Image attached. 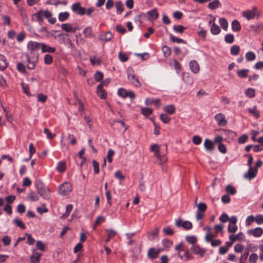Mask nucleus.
I'll list each match as a JSON object with an SVG mask.
<instances>
[{"mask_svg": "<svg viewBox=\"0 0 263 263\" xmlns=\"http://www.w3.org/2000/svg\"><path fill=\"white\" fill-rule=\"evenodd\" d=\"M219 22L222 29L227 31L228 28V23L227 20L224 17H221L219 19Z\"/></svg>", "mask_w": 263, "mask_h": 263, "instance_id": "obj_34", "label": "nucleus"}, {"mask_svg": "<svg viewBox=\"0 0 263 263\" xmlns=\"http://www.w3.org/2000/svg\"><path fill=\"white\" fill-rule=\"evenodd\" d=\"M115 3L113 0H107L105 4V8L107 10H110L113 8Z\"/></svg>", "mask_w": 263, "mask_h": 263, "instance_id": "obj_62", "label": "nucleus"}, {"mask_svg": "<svg viewBox=\"0 0 263 263\" xmlns=\"http://www.w3.org/2000/svg\"><path fill=\"white\" fill-rule=\"evenodd\" d=\"M44 61L46 64L49 65L52 63L53 58L51 55L47 54L44 56Z\"/></svg>", "mask_w": 263, "mask_h": 263, "instance_id": "obj_47", "label": "nucleus"}, {"mask_svg": "<svg viewBox=\"0 0 263 263\" xmlns=\"http://www.w3.org/2000/svg\"><path fill=\"white\" fill-rule=\"evenodd\" d=\"M72 190L71 184L69 182H65L59 186L58 192L60 195L64 196L69 194Z\"/></svg>", "mask_w": 263, "mask_h": 263, "instance_id": "obj_5", "label": "nucleus"}, {"mask_svg": "<svg viewBox=\"0 0 263 263\" xmlns=\"http://www.w3.org/2000/svg\"><path fill=\"white\" fill-rule=\"evenodd\" d=\"M148 20H156L158 17L159 14L156 9H153L147 12Z\"/></svg>", "mask_w": 263, "mask_h": 263, "instance_id": "obj_25", "label": "nucleus"}, {"mask_svg": "<svg viewBox=\"0 0 263 263\" xmlns=\"http://www.w3.org/2000/svg\"><path fill=\"white\" fill-rule=\"evenodd\" d=\"M118 95L123 98H126L128 97L131 99H133L135 98V95L133 91H127L123 88H120L118 90Z\"/></svg>", "mask_w": 263, "mask_h": 263, "instance_id": "obj_9", "label": "nucleus"}, {"mask_svg": "<svg viewBox=\"0 0 263 263\" xmlns=\"http://www.w3.org/2000/svg\"><path fill=\"white\" fill-rule=\"evenodd\" d=\"M221 4L219 0H214L208 4V7L211 10H215L219 8Z\"/></svg>", "mask_w": 263, "mask_h": 263, "instance_id": "obj_24", "label": "nucleus"}, {"mask_svg": "<svg viewBox=\"0 0 263 263\" xmlns=\"http://www.w3.org/2000/svg\"><path fill=\"white\" fill-rule=\"evenodd\" d=\"M237 230V226L236 225V224H229L228 226V232L229 233H235Z\"/></svg>", "mask_w": 263, "mask_h": 263, "instance_id": "obj_56", "label": "nucleus"}, {"mask_svg": "<svg viewBox=\"0 0 263 263\" xmlns=\"http://www.w3.org/2000/svg\"><path fill=\"white\" fill-rule=\"evenodd\" d=\"M215 120L217 122L219 126H224L227 124L225 116L222 113H218L214 117Z\"/></svg>", "mask_w": 263, "mask_h": 263, "instance_id": "obj_12", "label": "nucleus"}, {"mask_svg": "<svg viewBox=\"0 0 263 263\" xmlns=\"http://www.w3.org/2000/svg\"><path fill=\"white\" fill-rule=\"evenodd\" d=\"M71 9L74 13H77L80 15H83L86 13L85 8L81 7L80 3L73 4L71 6Z\"/></svg>", "mask_w": 263, "mask_h": 263, "instance_id": "obj_10", "label": "nucleus"}, {"mask_svg": "<svg viewBox=\"0 0 263 263\" xmlns=\"http://www.w3.org/2000/svg\"><path fill=\"white\" fill-rule=\"evenodd\" d=\"M257 172V170L256 169L250 167L248 172L245 174L244 177L249 180H251L256 176Z\"/></svg>", "mask_w": 263, "mask_h": 263, "instance_id": "obj_15", "label": "nucleus"}, {"mask_svg": "<svg viewBox=\"0 0 263 263\" xmlns=\"http://www.w3.org/2000/svg\"><path fill=\"white\" fill-rule=\"evenodd\" d=\"M229 239L232 241H234L237 239L242 240L244 239V234L242 232H239L236 235H231L229 236Z\"/></svg>", "mask_w": 263, "mask_h": 263, "instance_id": "obj_32", "label": "nucleus"}, {"mask_svg": "<svg viewBox=\"0 0 263 263\" xmlns=\"http://www.w3.org/2000/svg\"><path fill=\"white\" fill-rule=\"evenodd\" d=\"M224 41L228 44H232L234 41V36L232 34H227L225 36Z\"/></svg>", "mask_w": 263, "mask_h": 263, "instance_id": "obj_43", "label": "nucleus"}, {"mask_svg": "<svg viewBox=\"0 0 263 263\" xmlns=\"http://www.w3.org/2000/svg\"><path fill=\"white\" fill-rule=\"evenodd\" d=\"M198 211L204 212L206 209V205L204 203L200 202L197 205Z\"/></svg>", "mask_w": 263, "mask_h": 263, "instance_id": "obj_63", "label": "nucleus"}, {"mask_svg": "<svg viewBox=\"0 0 263 263\" xmlns=\"http://www.w3.org/2000/svg\"><path fill=\"white\" fill-rule=\"evenodd\" d=\"M255 221L258 224H261L263 223V215H257L256 217H254Z\"/></svg>", "mask_w": 263, "mask_h": 263, "instance_id": "obj_64", "label": "nucleus"}, {"mask_svg": "<svg viewBox=\"0 0 263 263\" xmlns=\"http://www.w3.org/2000/svg\"><path fill=\"white\" fill-rule=\"evenodd\" d=\"M177 255L178 257L183 261L190 260L194 258L193 255L190 254L187 250L182 249L179 250Z\"/></svg>", "mask_w": 263, "mask_h": 263, "instance_id": "obj_8", "label": "nucleus"}, {"mask_svg": "<svg viewBox=\"0 0 263 263\" xmlns=\"http://www.w3.org/2000/svg\"><path fill=\"white\" fill-rule=\"evenodd\" d=\"M94 77L97 82H100L103 79V74L100 71H97L95 74Z\"/></svg>", "mask_w": 263, "mask_h": 263, "instance_id": "obj_53", "label": "nucleus"}, {"mask_svg": "<svg viewBox=\"0 0 263 263\" xmlns=\"http://www.w3.org/2000/svg\"><path fill=\"white\" fill-rule=\"evenodd\" d=\"M255 94V90L251 88H248L245 92L246 96L251 98L254 97Z\"/></svg>", "mask_w": 263, "mask_h": 263, "instance_id": "obj_44", "label": "nucleus"}, {"mask_svg": "<svg viewBox=\"0 0 263 263\" xmlns=\"http://www.w3.org/2000/svg\"><path fill=\"white\" fill-rule=\"evenodd\" d=\"M43 133L46 135L47 138L50 140L52 139L55 136V134H52L47 128L44 129Z\"/></svg>", "mask_w": 263, "mask_h": 263, "instance_id": "obj_52", "label": "nucleus"}, {"mask_svg": "<svg viewBox=\"0 0 263 263\" xmlns=\"http://www.w3.org/2000/svg\"><path fill=\"white\" fill-rule=\"evenodd\" d=\"M226 191L228 193V194L230 195H234L236 192V189L230 184H228L226 186Z\"/></svg>", "mask_w": 263, "mask_h": 263, "instance_id": "obj_42", "label": "nucleus"}, {"mask_svg": "<svg viewBox=\"0 0 263 263\" xmlns=\"http://www.w3.org/2000/svg\"><path fill=\"white\" fill-rule=\"evenodd\" d=\"M36 188L40 195L46 200H49L50 198V191L41 181L36 183Z\"/></svg>", "mask_w": 263, "mask_h": 263, "instance_id": "obj_2", "label": "nucleus"}, {"mask_svg": "<svg viewBox=\"0 0 263 263\" xmlns=\"http://www.w3.org/2000/svg\"><path fill=\"white\" fill-rule=\"evenodd\" d=\"M65 162L64 161H60L58 163L57 170L59 172H63L65 170Z\"/></svg>", "mask_w": 263, "mask_h": 263, "instance_id": "obj_46", "label": "nucleus"}, {"mask_svg": "<svg viewBox=\"0 0 263 263\" xmlns=\"http://www.w3.org/2000/svg\"><path fill=\"white\" fill-rule=\"evenodd\" d=\"M163 109L166 112L170 115H172L175 112V107L173 104L164 106Z\"/></svg>", "mask_w": 263, "mask_h": 263, "instance_id": "obj_31", "label": "nucleus"}, {"mask_svg": "<svg viewBox=\"0 0 263 263\" xmlns=\"http://www.w3.org/2000/svg\"><path fill=\"white\" fill-rule=\"evenodd\" d=\"M160 118L164 123H167L171 120V118L165 114H161Z\"/></svg>", "mask_w": 263, "mask_h": 263, "instance_id": "obj_58", "label": "nucleus"}, {"mask_svg": "<svg viewBox=\"0 0 263 263\" xmlns=\"http://www.w3.org/2000/svg\"><path fill=\"white\" fill-rule=\"evenodd\" d=\"M83 33L85 36L87 38H91L93 36V34L90 27L85 28L83 30Z\"/></svg>", "mask_w": 263, "mask_h": 263, "instance_id": "obj_36", "label": "nucleus"}, {"mask_svg": "<svg viewBox=\"0 0 263 263\" xmlns=\"http://www.w3.org/2000/svg\"><path fill=\"white\" fill-rule=\"evenodd\" d=\"M185 239L187 242L192 245H195V244L197 242V238L195 236H187L186 237Z\"/></svg>", "mask_w": 263, "mask_h": 263, "instance_id": "obj_45", "label": "nucleus"}, {"mask_svg": "<svg viewBox=\"0 0 263 263\" xmlns=\"http://www.w3.org/2000/svg\"><path fill=\"white\" fill-rule=\"evenodd\" d=\"M175 226L178 228L182 227L186 230H189L192 228V223L190 221L187 220L183 221L180 218L176 219Z\"/></svg>", "mask_w": 263, "mask_h": 263, "instance_id": "obj_7", "label": "nucleus"}, {"mask_svg": "<svg viewBox=\"0 0 263 263\" xmlns=\"http://www.w3.org/2000/svg\"><path fill=\"white\" fill-rule=\"evenodd\" d=\"M258 258V256L256 253H252L249 257V261L250 263H256Z\"/></svg>", "mask_w": 263, "mask_h": 263, "instance_id": "obj_50", "label": "nucleus"}, {"mask_svg": "<svg viewBox=\"0 0 263 263\" xmlns=\"http://www.w3.org/2000/svg\"><path fill=\"white\" fill-rule=\"evenodd\" d=\"M112 34L111 32L108 31L104 34H101L99 36V39L103 42H108L112 37Z\"/></svg>", "mask_w": 263, "mask_h": 263, "instance_id": "obj_21", "label": "nucleus"}, {"mask_svg": "<svg viewBox=\"0 0 263 263\" xmlns=\"http://www.w3.org/2000/svg\"><path fill=\"white\" fill-rule=\"evenodd\" d=\"M231 54L233 55H237L240 52V47L238 45H233L230 49Z\"/></svg>", "mask_w": 263, "mask_h": 263, "instance_id": "obj_37", "label": "nucleus"}, {"mask_svg": "<svg viewBox=\"0 0 263 263\" xmlns=\"http://www.w3.org/2000/svg\"><path fill=\"white\" fill-rule=\"evenodd\" d=\"M105 217L102 216H99L97 217L96 221L95 222L93 228H95L96 227L101 224L102 222L105 221Z\"/></svg>", "mask_w": 263, "mask_h": 263, "instance_id": "obj_49", "label": "nucleus"}, {"mask_svg": "<svg viewBox=\"0 0 263 263\" xmlns=\"http://www.w3.org/2000/svg\"><path fill=\"white\" fill-rule=\"evenodd\" d=\"M169 36H170V40L173 43H177L178 44L183 43V44H186V42L185 40H184L182 39L178 38L172 34H170Z\"/></svg>", "mask_w": 263, "mask_h": 263, "instance_id": "obj_29", "label": "nucleus"}, {"mask_svg": "<svg viewBox=\"0 0 263 263\" xmlns=\"http://www.w3.org/2000/svg\"><path fill=\"white\" fill-rule=\"evenodd\" d=\"M162 231L166 235H173L174 233V231L168 227L164 228Z\"/></svg>", "mask_w": 263, "mask_h": 263, "instance_id": "obj_55", "label": "nucleus"}, {"mask_svg": "<svg viewBox=\"0 0 263 263\" xmlns=\"http://www.w3.org/2000/svg\"><path fill=\"white\" fill-rule=\"evenodd\" d=\"M42 254L39 252H35V250H33L32 252V254L30 256V260L32 262L36 263L39 262L40 260V257Z\"/></svg>", "mask_w": 263, "mask_h": 263, "instance_id": "obj_23", "label": "nucleus"}, {"mask_svg": "<svg viewBox=\"0 0 263 263\" xmlns=\"http://www.w3.org/2000/svg\"><path fill=\"white\" fill-rule=\"evenodd\" d=\"M7 62L5 57L0 54V70H4L7 67Z\"/></svg>", "mask_w": 263, "mask_h": 263, "instance_id": "obj_27", "label": "nucleus"}, {"mask_svg": "<svg viewBox=\"0 0 263 263\" xmlns=\"http://www.w3.org/2000/svg\"><path fill=\"white\" fill-rule=\"evenodd\" d=\"M242 15L248 20H250L254 18L255 16H256V13L254 11L248 10L243 11L242 13Z\"/></svg>", "mask_w": 263, "mask_h": 263, "instance_id": "obj_22", "label": "nucleus"}, {"mask_svg": "<svg viewBox=\"0 0 263 263\" xmlns=\"http://www.w3.org/2000/svg\"><path fill=\"white\" fill-rule=\"evenodd\" d=\"M245 57L247 61H252L255 59L256 55L252 51H249L246 53Z\"/></svg>", "mask_w": 263, "mask_h": 263, "instance_id": "obj_39", "label": "nucleus"}, {"mask_svg": "<svg viewBox=\"0 0 263 263\" xmlns=\"http://www.w3.org/2000/svg\"><path fill=\"white\" fill-rule=\"evenodd\" d=\"M215 18L214 17L213 24H212L211 26L210 31L212 34L217 35L220 32L221 29L220 27L215 23Z\"/></svg>", "mask_w": 263, "mask_h": 263, "instance_id": "obj_19", "label": "nucleus"}, {"mask_svg": "<svg viewBox=\"0 0 263 263\" xmlns=\"http://www.w3.org/2000/svg\"><path fill=\"white\" fill-rule=\"evenodd\" d=\"M249 70L248 69H243L238 70L237 71V74L240 78H246L248 77Z\"/></svg>", "mask_w": 263, "mask_h": 263, "instance_id": "obj_26", "label": "nucleus"}, {"mask_svg": "<svg viewBox=\"0 0 263 263\" xmlns=\"http://www.w3.org/2000/svg\"><path fill=\"white\" fill-rule=\"evenodd\" d=\"M190 69L191 71L194 73H197L199 72L200 69V67L197 63V62L195 60H192L190 62L189 64Z\"/></svg>", "mask_w": 263, "mask_h": 263, "instance_id": "obj_17", "label": "nucleus"}, {"mask_svg": "<svg viewBox=\"0 0 263 263\" xmlns=\"http://www.w3.org/2000/svg\"><path fill=\"white\" fill-rule=\"evenodd\" d=\"M72 25L69 23L63 24L61 25V28L63 30L67 32H71Z\"/></svg>", "mask_w": 263, "mask_h": 263, "instance_id": "obj_41", "label": "nucleus"}, {"mask_svg": "<svg viewBox=\"0 0 263 263\" xmlns=\"http://www.w3.org/2000/svg\"><path fill=\"white\" fill-rule=\"evenodd\" d=\"M162 244L165 247L170 248L172 246L173 241L169 239L165 238L162 240Z\"/></svg>", "mask_w": 263, "mask_h": 263, "instance_id": "obj_54", "label": "nucleus"}, {"mask_svg": "<svg viewBox=\"0 0 263 263\" xmlns=\"http://www.w3.org/2000/svg\"><path fill=\"white\" fill-rule=\"evenodd\" d=\"M173 29L177 33H182L186 28L182 25H175L173 26Z\"/></svg>", "mask_w": 263, "mask_h": 263, "instance_id": "obj_38", "label": "nucleus"}, {"mask_svg": "<svg viewBox=\"0 0 263 263\" xmlns=\"http://www.w3.org/2000/svg\"><path fill=\"white\" fill-rule=\"evenodd\" d=\"M248 136L247 135H242L238 139V142L240 144L245 143L248 140Z\"/></svg>", "mask_w": 263, "mask_h": 263, "instance_id": "obj_61", "label": "nucleus"}, {"mask_svg": "<svg viewBox=\"0 0 263 263\" xmlns=\"http://www.w3.org/2000/svg\"><path fill=\"white\" fill-rule=\"evenodd\" d=\"M199 28L200 30L198 31V34L200 37H202L203 40H205L206 39V31L202 27Z\"/></svg>", "mask_w": 263, "mask_h": 263, "instance_id": "obj_51", "label": "nucleus"}, {"mask_svg": "<svg viewBox=\"0 0 263 263\" xmlns=\"http://www.w3.org/2000/svg\"><path fill=\"white\" fill-rule=\"evenodd\" d=\"M162 150L160 149L159 146L156 144H153L151 147V151L154 153L155 156L159 161L160 164L164 163L167 160L165 154L161 153Z\"/></svg>", "mask_w": 263, "mask_h": 263, "instance_id": "obj_3", "label": "nucleus"}, {"mask_svg": "<svg viewBox=\"0 0 263 263\" xmlns=\"http://www.w3.org/2000/svg\"><path fill=\"white\" fill-rule=\"evenodd\" d=\"M153 110L150 108H142V114L145 116H148L152 114Z\"/></svg>", "mask_w": 263, "mask_h": 263, "instance_id": "obj_57", "label": "nucleus"}, {"mask_svg": "<svg viewBox=\"0 0 263 263\" xmlns=\"http://www.w3.org/2000/svg\"><path fill=\"white\" fill-rule=\"evenodd\" d=\"M127 78L130 83L137 87H140L141 84L139 79L136 78L134 73V70L132 69H127Z\"/></svg>", "mask_w": 263, "mask_h": 263, "instance_id": "obj_6", "label": "nucleus"}, {"mask_svg": "<svg viewBox=\"0 0 263 263\" xmlns=\"http://www.w3.org/2000/svg\"><path fill=\"white\" fill-rule=\"evenodd\" d=\"M69 16V13L68 12H61L59 14L58 18L60 22H64L67 20Z\"/></svg>", "mask_w": 263, "mask_h": 263, "instance_id": "obj_33", "label": "nucleus"}, {"mask_svg": "<svg viewBox=\"0 0 263 263\" xmlns=\"http://www.w3.org/2000/svg\"><path fill=\"white\" fill-rule=\"evenodd\" d=\"M41 48L42 52L53 53L55 51V48L50 47L44 43H41Z\"/></svg>", "mask_w": 263, "mask_h": 263, "instance_id": "obj_20", "label": "nucleus"}, {"mask_svg": "<svg viewBox=\"0 0 263 263\" xmlns=\"http://www.w3.org/2000/svg\"><path fill=\"white\" fill-rule=\"evenodd\" d=\"M13 222L15 223L18 227L21 228L22 230H24L26 228L25 224L22 222V220L19 219L18 218H15L13 220Z\"/></svg>", "mask_w": 263, "mask_h": 263, "instance_id": "obj_35", "label": "nucleus"}, {"mask_svg": "<svg viewBox=\"0 0 263 263\" xmlns=\"http://www.w3.org/2000/svg\"><path fill=\"white\" fill-rule=\"evenodd\" d=\"M249 112L253 115L255 118H258L259 117V112L257 110L256 106H254L253 108H248Z\"/></svg>", "mask_w": 263, "mask_h": 263, "instance_id": "obj_40", "label": "nucleus"}, {"mask_svg": "<svg viewBox=\"0 0 263 263\" xmlns=\"http://www.w3.org/2000/svg\"><path fill=\"white\" fill-rule=\"evenodd\" d=\"M115 5L117 9V14H121L124 10L123 4L119 1L115 2Z\"/></svg>", "mask_w": 263, "mask_h": 263, "instance_id": "obj_28", "label": "nucleus"}, {"mask_svg": "<svg viewBox=\"0 0 263 263\" xmlns=\"http://www.w3.org/2000/svg\"><path fill=\"white\" fill-rule=\"evenodd\" d=\"M191 251L195 254L198 255L199 257H202L205 254L206 250L204 248H201L198 245H192Z\"/></svg>", "mask_w": 263, "mask_h": 263, "instance_id": "obj_11", "label": "nucleus"}, {"mask_svg": "<svg viewBox=\"0 0 263 263\" xmlns=\"http://www.w3.org/2000/svg\"><path fill=\"white\" fill-rule=\"evenodd\" d=\"M67 139L70 141L71 145H75L77 143V140L73 135L68 134L67 136Z\"/></svg>", "mask_w": 263, "mask_h": 263, "instance_id": "obj_59", "label": "nucleus"}, {"mask_svg": "<svg viewBox=\"0 0 263 263\" xmlns=\"http://www.w3.org/2000/svg\"><path fill=\"white\" fill-rule=\"evenodd\" d=\"M52 13L48 10L42 11L41 10L36 13L33 14L31 18L33 21H36L40 23L43 22V16L46 18H49L52 16Z\"/></svg>", "mask_w": 263, "mask_h": 263, "instance_id": "obj_4", "label": "nucleus"}, {"mask_svg": "<svg viewBox=\"0 0 263 263\" xmlns=\"http://www.w3.org/2000/svg\"><path fill=\"white\" fill-rule=\"evenodd\" d=\"M203 145L205 148L209 152H212L215 148L214 142L209 139H205Z\"/></svg>", "mask_w": 263, "mask_h": 263, "instance_id": "obj_18", "label": "nucleus"}, {"mask_svg": "<svg viewBox=\"0 0 263 263\" xmlns=\"http://www.w3.org/2000/svg\"><path fill=\"white\" fill-rule=\"evenodd\" d=\"M104 84L105 81H103L97 86V94L101 99H104L106 97V92L102 88L103 85H104Z\"/></svg>", "mask_w": 263, "mask_h": 263, "instance_id": "obj_14", "label": "nucleus"}, {"mask_svg": "<svg viewBox=\"0 0 263 263\" xmlns=\"http://www.w3.org/2000/svg\"><path fill=\"white\" fill-rule=\"evenodd\" d=\"M216 236V235H214L209 232H208L205 236L204 239L206 242H211Z\"/></svg>", "mask_w": 263, "mask_h": 263, "instance_id": "obj_60", "label": "nucleus"}, {"mask_svg": "<svg viewBox=\"0 0 263 263\" xmlns=\"http://www.w3.org/2000/svg\"><path fill=\"white\" fill-rule=\"evenodd\" d=\"M162 51L165 57H168L170 55L171 51V48L167 46H163Z\"/></svg>", "mask_w": 263, "mask_h": 263, "instance_id": "obj_48", "label": "nucleus"}, {"mask_svg": "<svg viewBox=\"0 0 263 263\" xmlns=\"http://www.w3.org/2000/svg\"><path fill=\"white\" fill-rule=\"evenodd\" d=\"M232 29L233 31H239L241 29V26L239 22L235 20L232 22Z\"/></svg>", "mask_w": 263, "mask_h": 263, "instance_id": "obj_30", "label": "nucleus"}, {"mask_svg": "<svg viewBox=\"0 0 263 263\" xmlns=\"http://www.w3.org/2000/svg\"><path fill=\"white\" fill-rule=\"evenodd\" d=\"M263 229L261 228L257 227L253 229H250L248 231L249 235H253L255 237H259L262 235Z\"/></svg>", "mask_w": 263, "mask_h": 263, "instance_id": "obj_13", "label": "nucleus"}, {"mask_svg": "<svg viewBox=\"0 0 263 263\" xmlns=\"http://www.w3.org/2000/svg\"><path fill=\"white\" fill-rule=\"evenodd\" d=\"M159 253V250H156L155 248H151L147 252V256L148 258L153 260L157 258L158 255Z\"/></svg>", "mask_w": 263, "mask_h": 263, "instance_id": "obj_16", "label": "nucleus"}, {"mask_svg": "<svg viewBox=\"0 0 263 263\" xmlns=\"http://www.w3.org/2000/svg\"><path fill=\"white\" fill-rule=\"evenodd\" d=\"M41 48L40 43L30 41L27 44V52L25 56L28 64L27 67L29 69H34L38 62L39 53L37 51Z\"/></svg>", "mask_w": 263, "mask_h": 263, "instance_id": "obj_1", "label": "nucleus"}]
</instances>
